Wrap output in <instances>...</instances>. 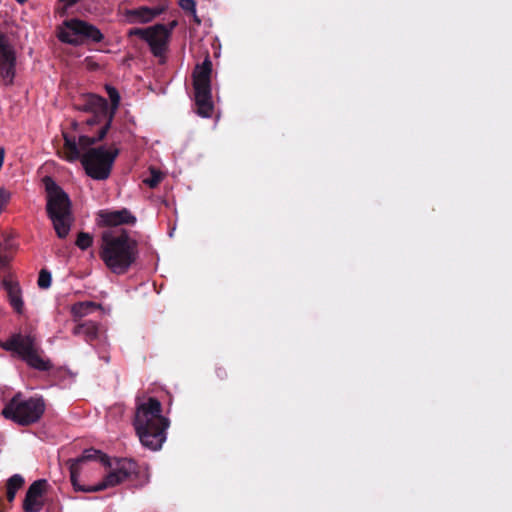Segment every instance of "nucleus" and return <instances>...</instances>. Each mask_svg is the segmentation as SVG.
Listing matches in <instances>:
<instances>
[{
    "instance_id": "6ab92c4d",
    "label": "nucleus",
    "mask_w": 512,
    "mask_h": 512,
    "mask_svg": "<svg viewBox=\"0 0 512 512\" xmlns=\"http://www.w3.org/2000/svg\"><path fill=\"white\" fill-rule=\"evenodd\" d=\"M100 308V304L92 301L77 302L71 306V315L73 320L78 322L82 317L88 315L94 310Z\"/></svg>"
},
{
    "instance_id": "a211bd4d",
    "label": "nucleus",
    "mask_w": 512,
    "mask_h": 512,
    "mask_svg": "<svg viewBox=\"0 0 512 512\" xmlns=\"http://www.w3.org/2000/svg\"><path fill=\"white\" fill-rule=\"evenodd\" d=\"M72 334L77 337H82L85 342L93 346L94 342L99 340L101 337L100 325L91 320L84 322L78 321L72 329Z\"/></svg>"
},
{
    "instance_id": "2f4dec72",
    "label": "nucleus",
    "mask_w": 512,
    "mask_h": 512,
    "mask_svg": "<svg viewBox=\"0 0 512 512\" xmlns=\"http://www.w3.org/2000/svg\"><path fill=\"white\" fill-rule=\"evenodd\" d=\"M178 26L177 20H172L167 25H165L166 31H168V37L171 39L173 30Z\"/></svg>"
},
{
    "instance_id": "412c9836",
    "label": "nucleus",
    "mask_w": 512,
    "mask_h": 512,
    "mask_svg": "<svg viewBox=\"0 0 512 512\" xmlns=\"http://www.w3.org/2000/svg\"><path fill=\"white\" fill-rule=\"evenodd\" d=\"M106 92L111 101V104L109 105V111H113L115 115L120 105V94L115 87L110 85H106Z\"/></svg>"
},
{
    "instance_id": "6e6552de",
    "label": "nucleus",
    "mask_w": 512,
    "mask_h": 512,
    "mask_svg": "<svg viewBox=\"0 0 512 512\" xmlns=\"http://www.w3.org/2000/svg\"><path fill=\"white\" fill-rule=\"evenodd\" d=\"M117 147L105 146L90 148L83 153L80 161L85 173L94 180H106L109 178L113 164L119 155Z\"/></svg>"
},
{
    "instance_id": "2eb2a0df",
    "label": "nucleus",
    "mask_w": 512,
    "mask_h": 512,
    "mask_svg": "<svg viewBox=\"0 0 512 512\" xmlns=\"http://www.w3.org/2000/svg\"><path fill=\"white\" fill-rule=\"evenodd\" d=\"M16 52L13 49L0 52V84L12 86L16 76Z\"/></svg>"
},
{
    "instance_id": "9d476101",
    "label": "nucleus",
    "mask_w": 512,
    "mask_h": 512,
    "mask_svg": "<svg viewBox=\"0 0 512 512\" xmlns=\"http://www.w3.org/2000/svg\"><path fill=\"white\" fill-rule=\"evenodd\" d=\"M63 25L69 30H60L57 34L63 43L77 46L88 42L100 43L104 39L103 33L96 26L84 20L72 18L65 20Z\"/></svg>"
},
{
    "instance_id": "ddd939ff",
    "label": "nucleus",
    "mask_w": 512,
    "mask_h": 512,
    "mask_svg": "<svg viewBox=\"0 0 512 512\" xmlns=\"http://www.w3.org/2000/svg\"><path fill=\"white\" fill-rule=\"evenodd\" d=\"M168 1L160 0L157 6H141L135 9L127 10L125 15L129 23H149L159 15L165 13L168 9Z\"/></svg>"
},
{
    "instance_id": "5701e85b",
    "label": "nucleus",
    "mask_w": 512,
    "mask_h": 512,
    "mask_svg": "<svg viewBox=\"0 0 512 512\" xmlns=\"http://www.w3.org/2000/svg\"><path fill=\"white\" fill-rule=\"evenodd\" d=\"M51 282H52L51 273L46 269H42L39 272V276H38V280H37V284H38L39 288L48 289L51 286Z\"/></svg>"
},
{
    "instance_id": "39448f33",
    "label": "nucleus",
    "mask_w": 512,
    "mask_h": 512,
    "mask_svg": "<svg viewBox=\"0 0 512 512\" xmlns=\"http://www.w3.org/2000/svg\"><path fill=\"white\" fill-rule=\"evenodd\" d=\"M0 347L16 354L28 366L39 371H49L53 365L50 360L41 356V349L37 343L35 335L13 333L7 340H0Z\"/></svg>"
},
{
    "instance_id": "f3484780",
    "label": "nucleus",
    "mask_w": 512,
    "mask_h": 512,
    "mask_svg": "<svg viewBox=\"0 0 512 512\" xmlns=\"http://www.w3.org/2000/svg\"><path fill=\"white\" fill-rule=\"evenodd\" d=\"M2 286L7 292L8 302L14 312L18 315H23L25 308L19 283L10 277H5L2 281Z\"/></svg>"
},
{
    "instance_id": "dca6fc26",
    "label": "nucleus",
    "mask_w": 512,
    "mask_h": 512,
    "mask_svg": "<svg viewBox=\"0 0 512 512\" xmlns=\"http://www.w3.org/2000/svg\"><path fill=\"white\" fill-rule=\"evenodd\" d=\"M99 217L104 226L116 227L120 225H134L136 217L127 208L120 210H101Z\"/></svg>"
},
{
    "instance_id": "0eeeda50",
    "label": "nucleus",
    "mask_w": 512,
    "mask_h": 512,
    "mask_svg": "<svg viewBox=\"0 0 512 512\" xmlns=\"http://www.w3.org/2000/svg\"><path fill=\"white\" fill-rule=\"evenodd\" d=\"M212 62L207 56L193 71V88L196 113L204 118L211 117L214 109L211 89Z\"/></svg>"
},
{
    "instance_id": "4be33fe9",
    "label": "nucleus",
    "mask_w": 512,
    "mask_h": 512,
    "mask_svg": "<svg viewBox=\"0 0 512 512\" xmlns=\"http://www.w3.org/2000/svg\"><path fill=\"white\" fill-rule=\"evenodd\" d=\"M75 244L79 249L87 250L93 244V236L87 232H79Z\"/></svg>"
},
{
    "instance_id": "aec40b11",
    "label": "nucleus",
    "mask_w": 512,
    "mask_h": 512,
    "mask_svg": "<svg viewBox=\"0 0 512 512\" xmlns=\"http://www.w3.org/2000/svg\"><path fill=\"white\" fill-rule=\"evenodd\" d=\"M25 480L20 474H14L6 481L5 496L9 503H12L17 492L24 486Z\"/></svg>"
},
{
    "instance_id": "f03ea898",
    "label": "nucleus",
    "mask_w": 512,
    "mask_h": 512,
    "mask_svg": "<svg viewBox=\"0 0 512 512\" xmlns=\"http://www.w3.org/2000/svg\"><path fill=\"white\" fill-rule=\"evenodd\" d=\"M170 425L162 415V404L155 397L145 402H137L133 426L141 444L153 451L159 450L166 440V430Z\"/></svg>"
},
{
    "instance_id": "20e7f679",
    "label": "nucleus",
    "mask_w": 512,
    "mask_h": 512,
    "mask_svg": "<svg viewBox=\"0 0 512 512\" xmlns=\"http://www.w3.org/2000/svg\"><path fill=\"white\" fill-rule=\"evenodd\" d=\"M43 183L46 190L47 216L51 220L58 238L65 239L74 222L70 198L50 176H45Z\"/></svg>"
},
{
    "instance_id": "393cba45",
    "label": "nucleus",
    "mask_w": 512,
    "mask_h": 512,
    "mask_svg": "<svg viewBox=\"0 0 512 512\" xmlns=\"http://www.w3.org/2000/svg\"><path fill=\"white\" fill-rule=\"evenodd\" d=\"M178 5L186 12L196 13V2L194 0H179Z\"/></svg>"
},
{
    "instance_id": "4468645a",
    "label": "nucleus",
    "mask_w": 512,
    "mask_h": 512,
    "mask_svg": "<svg viewBox=\"0 0 512 512\" xmlns=\"http://www.w3.org/2000/svg\"><path fill=\"white\" fill-rule=\"evenodd\" d=\"M152 28L153 30L149 33L146 43L155 57H164L170 42L168 31H166L165 24L160 23L153 25Z\"/></svg>"
},
{
    "instance_id": "7c9ffc66",
    "label": "nucleus",
    "mask_w": 512,
    "mask_h": 512,
    "mask_svg": "<svg viewBox=\"0 0 512 512\" xmlns=\"http://www.w3.org/2000/svg\"><path fill=\"white\" fill-rule=\"evenodd\" d=\"M215 373L220 380H226L228 378V372L225 367H217Z\"/></svg>"
},
{
    "instance_id": "c85d7f7f",
    "label": "nucleus",
    "mask_w": 512,
    "mask_h": 512,
    "mask_svg": "<svg viewBox=\"0 0 512 512\" xmlns=\"http://www.w3.org/2000/svg\"><path fill=\"white\" fill-rule=\"evenodd\" d=\"M58 1L63 3V6L59 9V13L61 15H65L67 10L77 3L74 0H58Z\"/></svg>"
},
{
    "instance_id": "f8f14e48",
    "label": "nucleus",
    "mask_w": 512,
    "mask_h": 512,
    "mask_svg": "<svg viewBox=\"0 0 512 512\" xmlns=\"http://www.w3.org/2000/svg\"><path fill=\"white\" fill-rule=\"evenodd\" d=\"M48 482L45 479L34 481L28 488L23 501L24 512H40L44 507L43 496Z\"/></svg>"
},
{
    "instance_id": "7ed1b4c3",
    "label": "nucleus",
    "mask_w": 512,
    "mask_h": 512,
    "mask_svg": "<svg viewBox=\"0 0 512 512\" xmlns=\"http://www.w3.org/2000/svg\"><path fill=\"white\" fill-rule=\"evenodd\" d=\"M139 255L138 242L124 229L106 231L102 234L100 258L114 274H125Z\"/></svg>"
},
{
    "instance_id": "a878e982",
    "label": "nucleus",
    "mask_w": 512,
    "mask_h": 512,
    "mask_svg": "<svg viewBox=\"0 0 512 512\" xmlns=\"http://www.w3.org/2000/svg\"><path fill=\"white\" fill-rule=\"evenodd\" d=\"M161 181V174L156 172L155 170L152 171L151 177L144 180V183L148 185L150 188H155L158 186V184Z\"/></svg>"
},
{
    "instance_id": "bb28decb",
    "label": "nucleus",
    "mask_w": 512,
    "mask_h": 512,
    "mask_svg": "<svg viewBox=\"0 0 512 512\" xmlns=\"http://www.w3.org/2000/svg\"><path fill=\"white\" fill-rule=\"evenodd\" d=\"M13 49V46L9 43L7 36L0 31V52Z\"/></svg>"
},
{
    "instance_id": "9b49d317",
    "label": "nucleus",
    "mask_w": 512,
    "mask_h": 512,
    "mask_svg": "<svg viewBox=\"0 0 512 512\" xmlns=\"http://www.w3.org/2000/svg\"><path fill=\"white\" fill-rule=\"evenodd\" d=\"M63 138V154L69 162L80 160L83 155L82 151L85 153L88 149L93 148L92 145L103 140L98 139V134L96 136L80 135L77 140L75 136L63 133Z\"/></svg>"
},
{
    "instance_id": "c756f323",
    "label": "nucleus",
    "mask_w": 512,
    "mask_h": 512,
    "mask_svg": "<svg viewBox=\"0 0 512 512\" xmlns=\"http://www.w3.org/2000/svg\"><path fill=\"white\" fill-rule=\"evenodd\" d=\"M0 247H1V250L11 254V252L14 249V244H13L12 239H10V238L5 239L3 242L0 243Z\"/></svg>"
},
{
    "instance_id": "cd10ccee",
    "label": "nucleus",
    "mask_w": 512,
    "mask_h": 512,
    "mask_svg": "<svg viewBox=\"0 0 512 512\" xmlns=\"http://www.w3.org/2000/svg\"><path fill=\"white\" fill-rule=\"evenodd\" d=\"M13 49V46L9 43L7 36L0 31V52Z\"/></svg>"
},
{
    "instance_id": "473e14b6",
    "label": "nucleus",
    "mask_w": 512,
    "mask_h": 512,
    "mask_svg": "<svg viewBox=\"0 0 512 512\" xmlns=\"http://www.w3.org/2000/svg\"><path fill=\"white\" fill-rule=\"evenodd\" d=\"M16 1H17L18 3H20V4H23V3H25L27 0H16Z\"/></svg>"
},
{
    "instance_id": "f257e3e1",
    "label": "nucleus",
    "mask_w": 512,
    "mask_h": 512,
    "mask_svg": "<svg viewBox=\"0 0 512 512\" xmlns=\"http://www.w3.org/2000/svg\"><path fill=\"white\" fill-rule=\"evenodd\" d=\"M73 488L81 492H99L117 486L138 474L136 461L128 458L111 460L94 448L86 449L76 459L66 463Z\"/></svg>"
},
{
    "instance_id": "1a4fd4ad",
    "label": "nucleus",
    "mask_w": 512,
    "mask_h": 512,
    "mask_svg": "<svg viewBox=\"0 0 512 512\" xmlns=\"http://www.w3.org/2000/svg\"><path fill=\"white\" fill-rule=\"evenodd\" d=\"M78 109L90 113L85 120L86 125L89 127L100 126L97 132L98 139H104L115 117L114 112L109 111L107 100L95 94H88Z\"/></svg>"
},
{
    "instance_id": "b1692460",
    "label": "nucleus",
    "mask_w": 512,
    "mask_h": 512,
    "mask_svg": "<svg viewBox=\"0 0 512 512\" xmlns=\"http://www.w3.org/2000/svg\"><path fill=\"white\" fill-rule=\"evenodd\" d=\"M152 30H153L152 26L147 27V28H131L127 32V35H128V37L137 36V37H139L140 39H142L143 41L146 42L147 38L149 36V33Z\"/></svg>"
},
{
    "instance_id": "423d86ee",
    "label": "nucleus",
    "mask_w": 512,
    "mask_h": 512,
    "mask_svg": "<svg viewBox=\"0 0 512 512\" xmlns=\"http://www.w3.org/2000/svg\"><path fill=\"white\" fill-rule=\"evenodd\" d=\"M45 411L42 397L24 398L22 393H16L2 410V415L13 422L28 426L39 421Z\"/></svg>"
}]
</instances>
